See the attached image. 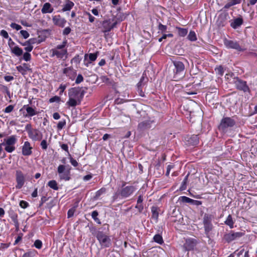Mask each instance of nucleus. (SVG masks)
<instances>
[{
	"instance_id": "32",
	"label": "nucleus",
	"mask_w": 257,
	"mask_h": 257,
	"mask_svg": "<svg viewBox=\"0 0 257 257\" xmlns=\"http://www.w3.org/2000/svg\"><path fill=\"white\" fill-rule=\"evenodd\" d=\"M187 38L190 41H195L197 40V36L195 32L193 31H190L188 36Z\"/></svg>"
},
{
	"instance_id": "10",
	"label": "nucleus",
	"mask_w": 257,
	"mask_h": 257,
	"mask_svg": "<svg viewBox=\"0 0 257 257\" xmlns=\"http://www.w3.org/2000/svg\"><path fill=\"white\" fill-rule=\"evenodd\" d=\"M16 189H20L24 185L26 178L24 173L20 170L16 171Z\"/></svg>"
},
{
	"instance_id": "42",
	"label": "nucleus",
	"mask_w": 257,
	"mask_h": 257,
	"mask_svg": "<svg viewBox=\"0 0 257 257\" xmlns=\"http://www.w3.org/2000/svg\"><path fill=\"white\" fill-rule=\"evenodd\" d=\"M8 45L10 48L11 50H12L13 48H14L15 47L17 46L15 42L12 40V39L11 38H10L9 39Z\"/></svg>"
},
{
	"instance_id": "46",
	"label": "nucleus",
	"mask_w": 257,
	"mask_h": 257,
	"mask_svg": "<svg viewBox=\"0 0 257 257\" xmlns=\"http://www.w3.org/2000/svg\"><path fill=\"white\" fill-rule=\"evenodd\" d=\"M60 100V97H59L58 96H55L49 99V102L50 103H53L54 102H59Z\"/></svg>"
},
{
	"instance_id": "49",
	"label": "nucleus",
	"mask_w": 257,
	"mask_h": 257,
	"mask_svg": "<svg viewBox=\"0 0 257 257\" xmlns=\"http://www.w3.org/2000/svg\"><path fill=\"white\" fill-rule=\"evenodd\" d=\"M83 81V77L81 74H79L76 79L75 83L79 84Z\"/></svg>"
},
{
	"instance_id": "33",
	"label": "nucleus",
	"mask_w": 257,
	"mask_h": 257,
	"mask_svg": "<svg viewBox=\"0 0 257 257\" xmlns=\"http://www.w3.org/2000/svg\"><path fill=\"white\" fill-rule=\"evenodd\" d=\"M48 185L52 189L55 190H58V187L57 182L55 180H51L48 182Z\"/></svg>"
},
{
	"instance_id": "20",
	"label": "nucleus",
	"mask_w": 257,
	"mask_h": 257,
	"mask_svg": "<svg viewBox=\"0 0 257 257\" xmlns=\"http://www.w3.org/2000/svg\"><path fill=\"white\" fill-rule=\"evenodd\" d=\"M52 20L55 25L60 27H64L66 23V21L65 19L61 17L59 15L54 16Z\"/></svg>"
},
{
	"instance_id": "56",
	"label": "nucleus",
	"mask_w": 257,
	"mask_h": 257,
	"mask_svg": "<svg viewBox=\"0 0 257 257\" xmlns=\"http://www.w3.org/2000/svg\"><path fill=\"white\" fill-rule=\"evenodd\" d=\"M136 208L139 210V212L142 211V210L144 209V207H143L142 204V203H137V205L136 206Z\"/></svg>"
},
{
	"instance_id": "6",
	"label": "nucleus",
	"mask_w": 257,
	"mask_h": 257,
	"mask_svg": "<svg viewBox=\"0 0 257 257\" xmlns=\"http://www.w3.org/2000/svg\"><path fill=\"white\" fill-rule=\"evenodd\" d=\"M235 124V121L231 117H223L220 123L219 129L222 131H226L229 128L233 126Z\"/></svg>"
},
{
	"instance_id": "9",
	"label": "nucleus",
	"mask_w": 257,
	"mask_h": 257,
	"mask_svg": "<svg viewBox=\"0 0 257 257\" xmlns=\"http://www.w3.org/2000/svg\"><path fill=\"white\" fill-rule=\"evenodd\" d=\"M173 64L175 67V69L173 70L174 73V78L178 79V76L183 75L185 66L183 63L180 61H174Z\"/></svg>"
},
{
	"instance_id": "29",
	"label": "nucleus",
	"mask_w": 257,
	"mask_h": 257,
	"mask_svg": "<svg viewBox=\"0 0 257 257\" xmlns=\"http://www.w3.org/2000/svg\"><path fill=\"white\" fill-rule=\"evenodd\" d=\"M11 51L12 53L14 54L17 56H21L23 53V50L18 46L13 48Z\"/></svg>"
},
{
	"instance_id": "53",
	"label": "nucleus",
	"mask_w": 257,
	"mask_h": 257,
	"mask_svg": "<svg viewBox=\"0 0 257 257\" xmlns=\"http://www.w3.org/2000/svg\"><path fill=\"white\" fill-rule=\"evenodd\" d=\"M1 35L3 36L5 39H8L9 38V35L7 32L4 30H2L1 31Z\"/></svg>"
},
{
	"instance_id": "64",
	"label": "nucleus",
	"mask_w": 257,
	"mask_h": 257,
	"mask_svg": "<svg viewBox=\"0 0 257 257\" xmlns=\"http://www.w3.org/2000/svg\"><path fill=\"white\" fill-rule=\"evenodd\" d=\"M92 176L91 175H87L83 177V180L84 181H88L90 180Z\"/></svg>"
},
{
	"instance_id": "34",
	"label": "nucleus",
	"mask_w": 257,
	"mask_h": 257,
	"mask_svg": "<svg viewBox=\"0 0 257 257\" xmlns=\"http://www.w3.org/2000/svg\"><path fill=\"white\" fill-rule=\"evenodd\" d=\"M153 239L154 241L160 244H162L164 242L162 236L159 234H156L154 236Z\"/></svg>"
},
{
	"instance_id": "21",
	"label": "nucleus",
	"mask_w": 257,
	"mask_h": 257,
	"mask_svg": "<svg viewBox=\"0 0 257 257\" xmlns=\"http://www.w3.org/2000/svg\"><path fill=\"white\" fill-rule=\"evenodd\" d=\"M32 147L29 142H25L22 147V154L24 156H30L32 153Z\"/></svg>"
},
{
	"instance_id": "43",
	"label": "nucleus",
	"mask_w": 257,
	"mask_h": 257,
	"mask_svg": "<svg viewBox=\"0 0 257 257\" xmlns=\"http://www.w3.org/2000/svg\"><path fill=\"white\" fill-rule=\"evenodd\" d=\"M20 34L24 39L28 38L30 36L29 33L25 30H21L20 31Z\"/></svg>"
},
{
	"instance_id": "5",
	"label": "nucleus",
	"mask_w": 257,
	"mask_h": 257,
	"mask_svg": "<svg viewBox=\"0 0 257 257\" xmlns=\"http://www.w3.org/2000/svg\"><path fill=\"white\" fill-rule=\"evenodd\" d=\"M96 236L102 247H108L111 245V242L110 236L107 235L102 231H98Z\"/></svg>"
},
{
	"instance_id": "15",
	"label": "nucleus",
	"mask_w": 257,
	"mask_h": 257,
	"mask_svg": "<svg viewBox=\"0 0 257 257\" xmlns=\"http://www.w3.org/2000/svg\"><path fill=\"white\" fill-rule=\"evenodd\" d=\"M117 24V22L112 23L110 19L105 20L102 23V31L104 33L110 31Z\"/></svg>"
},
{
	"instance_id": "57",
	"label": "nucleus",
	"mask_w": 257,
	"mask_h": 257,
	"mask_svg": "<svg viewBox=\"0 0 257 257\" xmlns=\"http://www.w3.org/2000/svg\"><path fill=\"white\" fill-rule=\"evenodd\" d=\"M71 32V29L69 27L65 28L63 32V34L64 35H68Z\"/></svg>"
},
{
	"instance_id": "52",
	"label": "nucleus",
	"mask_w": 257,
	"mask_h": 257,
	"mask_svg": "<svg viewBox=\"0 0 257 257\" xmlns=\"http://www.w3.org/2000/svg\"><path fill=\"white\" fill-rule=\"evenodd\" d=\"M41 146L43 150H46L48 145L46 140H43L41 143Z\"/></svg>"
},
{
	"instance_id": "38",
	"label": "nucleus",
	"mask_w": 257,
	"mask_h": 257,
	"mask_svg": "<svg viewBox=\"0 0 257 257\" xmlns=\"http://www.w3.org/2000/svg\"><path fill=\"white\" fill-rule=\"evenodd\" d=\"M216 73L220 76H222L224 73L223 68L222 66H220L215 69Z\"/></svg>"
},
{
	"instance_id": "4",
	"label": "nucleus",
	"mask_w": 257,
	"mask_h": 257,
	"mask_svg": "<svg viewBox=\"0 0 257 257\" xmlns=\"http://www.w3.org/2000/svg\"><path fill=\"white\" fill-rule=\"evenodd\" d=\"M17 141V137L16 136L12 135L4 140L2 143L3 146L5 147V151L8 153H12L14 152L16 147L15 146Z\"/></svg>"
},
{
	"instance_id": "11",
	"label": "nucleus",
	"mask_w": 257,
	"mask_h": 257,
	"mask_svg": "<svg viewBox=\"0 0 257 257\" xmlns=\"http://www.w3.org/2000/svg\"><path fill=\"white\" fill-rule=\"evenodd\" d=\"M244 235L242 232H234L231 231L229 233H226L224 235V239L229 243L236 239H238Z\"/></svg>"
},
{
	"instance_id": "60",
	"label": "nucleus",
	"mask_w": 257,
	"mask_h": 257,
	"mask_svg": "<svg viewBox=\"0 0 257 257\" xmlns=\"http://www.w3.org/2000/svg\"><path fill=\"white\" fill-rule=\"evenodd\" d=\"M53 117L54 119H59L60 117V114L58 112H55L53 114Z\"/></svg>"
},
{
	"instance_id": "37",
	"label": "nucleus",
	"mask_w": 257,
	"mask_h": 257,
	"mask_svg": "<svg viewBox=\"0 0 257 257\" xmlns=\"http://www.w3.org/2000/svg\"><path fill=\"white\" fill-rule=\"evenodd\" d=\"M105 192H106V189L105 188H101L100 189H99V190H98L96 192V194H95V197L96 198H98L102 194L105 193Z\"/></svg>"
},
{
	"instance_id": "59",
	"label": "nucleus",
	"mask_w": 257,
	"mask_h": 257,
	"mask_svg": "<svg viewBox=\"0 0 257 257\" xmlns=\"http://www.w3.org/2000/svg\"><path fill=\"white\" fill-rule=\"evenodd\" d=\"M87 15L88 16L89 22L91 23L93 22L94 21L95 18L93 17L90 13H87Z\"/></svg>"
},
{
	"instance_id": "17",
	"label": "nucleus",
	"mask_w": 257,
	"mask_h": 257,
	"mask_svg": "<svg viewBox=\"0 0 257 257\" xmlns=\"http://www.w3.org/2000/svg\"><path fill=\"white\" fill-rule=\"evenodd\" d=\"M97 57L96 53H90L89 55L85 54L84 58V64L88 67L91 62L95 61Z\"/></svg>"
},
{
	"instance_id": "26",
	"label": "nucleus",
	"mask_w": 257,
	"mask_h": 257,
	"mask_svg": "<svg viewBox=\"0 0 257 257\" xmlns=\"http://www.w3.org/2000/svg\"><path fill=\"white\" fill-rule=\"evenodd\" d=\"M34 42H32V39H30L28 41H26L23 43H21L22 46H25V50L28 52H31L33 49V46L32 45Z\"/></svg>"
},
{
	"instance_id": "62",
	"label": "nucleus",
	"mask_w": 257,
	"mask_h": 257,
	"mask_svg": "<svg viewBox=\"0 0 257 257\" xmlns=\"http://www.w3.org/2000/svg\"><path fill=\"white\" fill-rule=\"evenodd\" d=\"M173 168V166L171 165H169L167 166L166 175L168 176L170 174V170Z\"/></svg>"
},
{
	"instance_id": "58",
	"label": "nucleus",
	"mask_w": 257,
	"mask_h": 257,
	"mask_svg": "<svg viewBox=\"0 0 257 257\" xmlns=\"http://www.w3.org/2000/svg\"><path fill=\"white\" fill-rule=\"evenodd\" d=\"M74 212V209H70L68 211L67 215L68 217L70 218L73 216Z\"/></svg>"
},
{
	"instance_id": "31",
	"label": "nucleus",
	"mask_w": 257,
	"mask_h": 257,
	"mask_svg": "<svg viewBox=\"0 0 257 257\" xmlns=\"http://www.w3.org/2000/svg\"><path fill=\"white\" fill-rule=\"evenodd\" d=\"M74 4L72 2L68 1L63 7L62 11L63 12L70 11L74 6Z\"/></svg>"
},
{
	"instance_id": "63",
	"label": "nucleus",
	"mask_w": 257,
	"mask_h": 257,
	"mask_svg": "<svg viewBox=\"0 0 257 257\" xmlns=\"http://www.w3.org/2000/svg\"><path fill=\"white\" fill-rule=\"evenodd\" d=\"M14 79V77L11 76H5V80L8 82H9L12 80Z\"/></svg>"
},
{
	"instance_id": "44",
	"label": "nucleus",
	"mask_w": 257,
	"mask_h": 257,
	"mask_svg": "<svg viewBox=\"0 0 257 257\" xmlns=\"http://www.w3.org/2000/svg\"><path fill=\"white\" fill-rule=\"evenodd\" d=\"M66 124L65 120L60 121L57 124V127L59 130H61Z\"/></svg>"
},
{
	"instance_id": "13",
	"label": "nucleus",
	"mask_w": 257,
	"mask_h": 257,
	"mask_svg": "<svg viewBox=\"0 0 257 257\" xmlns=\"http://www.w3.org/2000/svg\"><path fill=\"white\" fill-rule=\"evenodd\" d=\"M23 109H25L26 111V113H24L23 114V116L26 118L31 117L39 113L35 107L33 108L29 105H24L23 108L20 109V111H22Z\"/></svg>"
},
{
	"instance_id": "12",
	"label": "nucleus",
	"mask_w": 257,
	"mask_h": 257,
	"mask_svg": "<svg viewBox=\"0 0 257 257\" xmlns=\"http://www.w3.org/2000/svg\"><path fill=\"white\" fill-rule=\"evenodd\" d=\"M223 43L225 46L228 49H233L238 51H243V49L240 46L238 43L236 41L230 40L225 38L223 40Z\"/></svg>"
},
{
	"instance_id": "30",
	"label": "nucleus",
	"mask_w": 257,
	"mask_h": 257,
	"mask_svg": "<svg viewBox=\"0 0 257 257\" xmlns=\"http://www.w3.org/2000/svg\"><path fill=\"white\" fill-rule=\"evenodd\" d=\"M176 29L178 30V34L180 37L185 36L188 33V30L187 29L176 27Z\"/></svg>"
},
{
	"instance_id": "3",
	"label": "nucleus",
	"mask_w": 257,
	"mask_h": 257,
	"mask_svg": "<svg viewBox=\"0 0 257 257\" xmlns=\"http://www.w3.org/2000/svg\"><path fill=\"white\" fill-rule=\"evenodd\" d=\"M136 190L137 189L134 186L130 185L124 187L123 185L119 192L115 193L113 196V201L117 198L118 195H120L122 198H127L131 196Z\"/></svg>"
},
{
	"instance_id": "2",
	"label": "nucleus",
	"mask_w": 257,
	"mask_h": 257,
	"mask_svg": "<svg viewBox=\"0 0 257 257\" xmlns=\"http://www.w3.org/2000/svg\"><path fill=\"white\" fill-rule=\"evenodd\" d=\"M67 43V40L64 41L60 45H57L55 48L51 50L52 53L51 57L56 56L58 59H63L66 58L67 55V50L65 48Z\"/></svg>"
},
{
	"instance_id": "18",
	"label": "nucleus",
	"mask_w": 257,
	"mask_h": 257,
	"mask_svg": "<svg viewBox=\"0 0 257 257\" xmlns=\"http://www.w3.org/2000/svg\"><path fill=\"white\" fill-rule=\"evenodd\" d=\"M235 85L238 89L242 90L244 92H249V89L245 81L241 80L240 79H237L235 81Z\"/></svg>"
},
{
	"instance_id": "61",
	"label": "nucleus",
	"mask_w": 257,
	"mask_h": 257,
	"mask_svg": "<svg viewBox=\"0 0 257 257\" xmlns=\"http://www.w3.org/2000/svg\"><path fill=\"white\" fill-rule=\"evenodd\" d=\"M4 90L5 91V92H6L7 95L9 97H11V93H10V90H9L8 88L7 87V86H4Z\"/></svg>"
},
{
	"instance_id": "25",
	"label": "nucleus",
	"mask_w": 257,
	"mask_h": 257,
	"mask_svg": "<svg viewBox=\"0 0 257 257\" xmlns=\"http://www.w3.org/2000/svg\"><path fill=\"white\" fill-rule=\"evenodd\" d=\"M17 70L22 74H26L27 71L30 70V65L26 63H24L22 65L17 67Z\"/></svg>"
},
{
	"instance_id": "50",
	"label": "nucleus",
	"mask_w": 257,
	"mask_h": 257,
	"mask_svg": "<svg viewBox=\"0 0 257 257\" xmlns=\"http://www.w3.org/2000/svg\"><path fill=\"white\" fill-rule=\"evenodd\" d=\"M34 255V251H30L24 253L22 257H33Z\"/></svg>"
},
{
	"instance_id": "47",
	"label": "nucleus",
	"mask_w": 257,
	"mask_h": 257,
	"mask_svg": "<svg viewBox=\"0 0 257 257\" xmlns=\"http://www.w3.org/2000/svg\"><path fill=\"white\" fill-rule=\"evenodd\" d=\"M70 162L72 166L74 167H77L78 165V162L76 161V160H74L71 156H69Z\"/></svg>"
},
{
	"instance_id": "16",
	"label": "nucleus",
	"mask_w": 257,
	"mask_h": 257,
	"mask_svg": "<svg viewBox=\"0 0 257 257\" xmlns=\"http://www.w3.org/2000/svg\"><path fill=\"white\" fill-rule=\"evenodd\" d=\"M29 137L35 141H40L43 138L42 133L38 130H33L29 132Z\"/></svg>"
},
{
	"instance_id": "39",
	"label": "nucleus",
	"mask_w": 257,
	"mask_h": 257,
	"mask_svg": "<svg viewBox=\"0 0 257 257\" xmlns=\"http://www.w3.org/2000/svg\"><path fill=\"white\" fill-rule=\"evenodd\" d=\"M14 106L13 105H10L6 107V108L4 110V112L5 113H10L12 112L14 109Z\"/></svg>"
},
{
	"instance_id": "24",
	"label": "nucleus",
	"mask_w": 257,
	"mask_h": 257,
	"mask_svg": "<svg viewBox=\"0 0 257 257\" xmlns=\"http://www.w3.org/2000/svg\"><path fill=\"white\" fill-rule=\"evenodd\" d=\"M54 9L52 5L49 3H46L44 4L42 9L41 12L42 14L51 13L53 12Z\"/></svg>"
},
{
	"instance_id": "27",
	"label": "nucleus",
	"mask_w": 257,
	"mask_h": 257,
	"mask_svg": "<svg viewBox=\"0 0 257 257\" xmlns=\"http://www.w3.org/2000/svg\"><path fill=\"white\" fill-rule=\"evenodd\" d=\"M242 0H228L227 3L225 5L224 8L228 9L231 6L239 4L241 2Z\"/></svg>"
},
{
	"instance_id": "54",
	"label": "nucleus",
	"mask_w": 257,
	"mask_h": 257,
	"mask_svg": "<svg viewBox=\"0 0 257 257\" xmlns=\"http://www.w3.org/2000/svg\"><path fill=\"white\" fill-rule=\"evenodd\" d=\"M61 148H62L63 150H64V151H65L66 152H67V153H68V156H70V153H69V151H68V145H66V144H62V145L61 146Z\"/></svg>"
},
{
	"instance_id": "40",
	"label": "nucleus",
	"mask_w": 257,
	"mask_h": 257,
	"mask_svg": "<svg viewBox=\"0 0 257 257\" xmlns=\"http://www.w3.org/2000/svg\"><path fill=\"white\" fill-rule=\"evenodd\" d=\"M34 246L38 249H40L42 246V242L41 240L38 239L34 242Z\"/></svg>"
},
{
	"instance_id": "35",
	"label": "nucleus",
	"mask_w": 257,
	"mask_h": 257,
	"mask_svg": "<svg viewBox=\"0 0 257 257\" xmlns=\"http://www.w3.org/2000/svg\"><path fill=\"white\" fill-rule=\"evenodd\" d=\"M180 198L182 202L186 203H193L194 202H198L186 196H181Z\"/></svg>"
},
{
	"instance_id": "8",
	"label": "nucleus",
	"mask_w": 257,
	"mask_h": 257,
	"mask_svg": "<svg viewBox=\"0 0 257 257\" xmlns=\"http://www.w3.org/2000/svg\"><path fill=\"white\" fill-rule=\"evenodd\" d=\"M70 169L66 170V166L63 165H60L58 167L57 172L59 174V178L61 180L67 181L70 180Z\"/></svg>"
},
{
	"instance_id": "28",
	"label": "nucleus",
	"mask_w": 257,
	"mask_h": 257,
	"mask_svg": "<svg viewBox=\"0 0 257 257\" xmlns=\"http://www.w3.org/2000/svg\"><path fill=\"white\" fill-rule=\"evenodd\" d=\"M224 223L226 225H228L231 229L234 227V221L233 220V218L231 215H229L227 216Z\"/></svg>"
},
{
	"instance_id": "23",
	"label": "nucleus",
	"mask_w": 257,
	"mask_h": 257,
	"mask_svg": "<svg viewBox=\"0 0 257 257\" xmlns=\"http://www.w3.org/2000/svg\"><path fill=\"white\" fill-rule=\"evenodd\" d=\"M243 23V19L241 17L236 18L230 22V26L233 29H237Z\"/></svg>"
},
{
	"instance_id": "36",
	"label": "nucleus",
	"mask_w": 257,
	"mask_h": 257,
	"mask_svg": "<svg viewBox=\"0 0 257 257\" xmlns=\"http://www.w3.org/2000/svg\"><path fill=\"white\" fill-rule=\"evenodd\" d=\"M98 213L97 211L95 210L92 211L91 213L92 218L94 220V221L98 224H100L101 222L100 220L97 218V216Z\"/></svg>"
},
{
	"instance_id": "45",
	"label": "nucleus",
	"mask_w": 257,
	"mask_h": 257,
	"mask_svg": "<svg viewBox=\"0 0 257 257\" xmlns=\"http://www.w3.org/2000/svg\"><path fill=\"white\" fill-rule=\"evenodd\" d=\"M11 27L14 29H16V30H20L22 29V27L15 23H13L11 24Z\"/></svg>"
},
{
	"instance_id": "22",
	"label": "nucleus",
	"mask_w": 257,
	"mask_h": 257,
	"mask_svg": "<svg viewBox=\"0 0 257 257\" xmlns=\"http://www.w3.org/2000/svg\"><path fill=\"white\" fill-rule=\"evenodd\" d=\"M63 72L64 74L72 80L74 79L76 75V71L71 67L64 68Z\"/></svg>"
},
{
	"instance_id": "51",
	"label": "nucleus",
	"mask_w": 257,
	"mask_h": 257,
	"mask_svg": "<svg viewBox=\"0 0 257 257\" xmlns=\"http://www.w3.org/2000/svg\"><path fill=\"white\" fill-rule=\"evenodd\" d=\"M20 206L23 208H26L29 206V203L25 201L22 200L20 202Z\"/></svg>"
},
{
	"instance_id": "19",
	"label": "nucleus",
	"mask_w": 257,
	"mask_h": 257,
	"mask_svg": "<svg viewBox=\"0 0 257 257\" xmlns=\"http://www.w3.org/2000/svg\"><path fill=\"white\" fill-rule=\"evenodd\" d=\"M154 122L153 120H146L140 122L138 125V128L141 131H145L152 127V124Z\"/></svg>"
},
{
	"instance_id": "48",
	"label": "nucleus",
	"mask_w": 257,
	"mask_h": 257,
	"mask_svg": "<svg viewBox=\"0 0 257 257\" xmlns=\"http://www.w3.org/2000/svg\"><path fill=\"white\" fill-rule=\"evenodd\" d=\"M191 139H192L193 140V142L192 143L193 145H196L198 144L199 140L198 136L197 135H194L193 136Z\"/></svg>"
},
{
	"instance_id": "41",
	"label": "nucleus",
	"mask_w": 257,
	"mask_h": 257,
	"mask_svg": "<svg viewBox=\"0 0 257 257\" xmlns=\"http://www.w3.org/2000/svg\"><path fill=\"white\" fill-rule=\"evenodd\" d=\"M23 58L26 61H29L31 59V55L28 52H26L23 55Z\"/></svg>"
},
{
	"instance_id": "55",
	"label": "nucleus",
	"mask_w": 257,
	"mask_h": 257,
	"mask_svg": "<svg viewBox=\"0 0 257 257\" xmlns=\"http://www.w3.org/2000/svg\"><path fill=\"white\" fill-rule=\"evenodd\" d=\"M159 29L162 32H164L166 31V30H167V26L161 24H160L159 25Z\"/></svg>"
},
{
	"instance_id": "1",
	"label": "nucleus",
	"mask_w": 257,
	"mask_h": 257,
	"mask_svg": "<svg viewBox=\"0 0 257 257\" xmlns=\"http://www.w3.org/2000/svg\"><path fill=\"white\" fill-rule=\"evenodd\" d=\"M69 99L66 104L71 107H75L81 103L84 94L79 88L73 87L68 91Z\"/></svg>"
},
{
	"instance_id": "14",
	"label": "nucleus",
	"mask_w": 257,
	"mask_h": 257,
	"mask_svg": "<svg viewBox=\"0 0 257 257\" xmlns=\"http://www.w3.org/2000/svg\"><path fill=\"white\" fill-rule=\"evenodd\" d=\"M197 243L198 241L196 239L192 238H187L184 244V247L187 251L194 250Z\"/></svg>"
},
{
	"instance_id": "7",
	"label": "nucleus",
	"mask_w": 257,
	"mask_h": 257,
	"mask_svg": "<svg viewBox=\"0 0 257 257\" xmlns=\"http://www.w3.org/2000/svg\"><path fill=\"white\" fill-rule=\"evenodd\" d=\"M212 216L211 215L205 214L203 218V223L205 233L208 235L209 233L213 229V224L212 223Z\"/></svg>"
}]
</instances>
